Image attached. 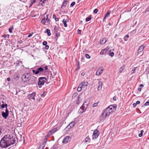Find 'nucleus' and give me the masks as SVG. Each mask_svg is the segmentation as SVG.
Listing matches in <instances>:
<instances>
[{
    "mask_svg": "<svg viewBox=\"0 0 149 149\" xmlns=\"http://www.w3.org/2000/svg\"><path fill=\"white\" fill-rule=\"evenodd\" d=\"M129 36L128 35H126L124 38L123 39L125 41H127L129 38Z\"/></svg>",
    "mask_w": 149,
    "mask_h": 149,
    "instance_id": "nucleus-26",
    "label": "nucleus"
},
{
    "mask_svg": "<svg viewBox=\"0 0 149 149\" xmlns=\"http://www.w3.org/2000/svg\"><path fill=\"white\" fill-rule=\"evenodd\" d=\"M143 132H144L143 130H141L140 131V133L139 134V137H141L142 136L143 134Z\"/></svg>",
    "mask_w": 149,
    "mask_h": 149,
    "instance_id": "nucleus-30",
    "label": "nucleus"
},
{
    "mask_svg": "<svg viewBox=\"0 0 149 149\" xmlns=\"http://www.w3.org/2000/svg\"><path fill=\"white\" fill-rule=\"evenodd\" d=\"M149 105V100H148L147 102H146V103L145 104V106H148Z\"/></svg>",
    "mask_w": 149,
    "mask_h": 149,
    "instance_id": "nucleus-38",
    "label": "nucleus"
},
{
    "mask_svg": "<svg viewBox=\"0 0 149 149\" xmlns=\"http://www.w3.org/2000/svg\"><path fill=\"white\" fill-rule=\"evenodd\" d=\"M69 20L68 19H67L65 20V19H63V22L64 25V26L65 27H66L67 26V25L66 24V22H68Z\"/></svg>",
    "mask_w": 149,
    "mask_h": 149,
    "instance_id": "nucleus-19",
    "label": "nucleus"
},
{
    "mask_svg": "<svg viewBox=\"0 0 149 149\" xmlns=\"http://www.w3.org/2000/svg\"><path fill=\"white\" fill-rule=\"evenodd\" d=\"M16 141L15 138L12 135H6L0 141V147L1 148H7L11 145L14 144Z\"/></svg>",
    "mask_w": 149,
    "mask_h": 149,
    "instance_id": "nucleus-1",
    "label": "nucleus"
},
{
    "mask_svg": "<svg viewBox=\"0 0 149 149\" xmlns=\"http://www.w3.org/2000/svg\"><path fill=\"white\" fill-rule=\"evenodd\" d=\"M19 0L22 2H26L27 0Z\"/></svg>",
    "mask_w": 149,
    "mask_h": 149,
    "instance_id": "nucleus-60",
    "label": "nucleus"
},
{
    "mask_svg": "<svg viewBox=\"0 0 149 149\" xmlns=\"http://www.w3.org/2000/svg\"><path fill=\"white\" fill-rule=\"evenodd\" d=\"M109 55L111 57H113L114 55V53L113 52H112L111 53H110L109 54Z\"/></svg>",
    "mask_w": 149,
    "mask_h": 149,
    "instance_id": "nucleus-37",
    "label": "nucleus"
},
{
    "mask_svg": "<svg viewBox=\"0 0 149 149\" xmlns=\"http://www.w3.org/2000/svg\"><path fill=\"white\" fill-rule=\"evenodd\" d=\"M78 33L79 34H80L81 33V31L80 30L78 29Z\"/></svg>",
    "mask_w": 149,
    "mask_h": 149,
    "instance_id": "nucleus-55",
    "label": "nucleus"
},
{
    "mask_svg": "<svg viewBox=\"0 0 149 149\" xmlns=\"http://www.w3.org/2000/svg\"><path fill=\"white\" fill-rule=\"evenodd\" d=\"M47 18L46 19H45V18L44 17L42 20L41 21V22L43 24H45V23L47 21V22L49 21L50 20L48 18V15H47Z\"/></svg>",
    "mask_w": 149,
    "mask_h": 149,
    "instance_id": "nucleus-10",
    "label": "nucleus"
},
{
    "mask_svg": "<svg viewBox=\"0 0 149 149\" xmlns=\"http://www.w3.org/2000/svg\"><path fill=\"white\" fill-rule=\"evenodd\" d=\"M2 115L3 117L5 119H6L8 115V114L7 113H5V112H2Z\"/></svg>",
    "mask_w": 149,
    "mask_h": 149,
    "instance_id": "nucleus-17",
    "label": "nucleus"
},
{
    "mask_svg": "<svg viewBox=\"0 0 149 149\" xmlns=\"http://www.w3.org/2000/svg\"><path fill=\"white\" fill-rule=\"evenodd\" d=\"M124 69V67H121L120 68V70H119V72H120V73H121L122 72V71Z\"/></svg>",
    "mask_w": 149,
    "mask_h": 149,
    "instance_id": "nucleus-33",
    "label": "nucleus"
},
{
    "mask_svg": "<svg viewBox=\"0 0 149 149\" xmlns=\"http://www.w3.org/2000/svg\"><path fill=\"white\" fill-rule=\"evenodd\" d=\"M79 86L81 88H84V86H83V85L82 84H81V83Z\"/></svg>",
    "mask_w": 149,
    "mask_h": 149,
    "instance_id": "nucleus-47",
    "label": "nucleus"
},
{
    "mask_svg": "<svg viewBox=\"0 0 149 149\" xmlns=\"http://www.w3.org/2000/svg\"><path fill=\"white\" fill-rule=\"evenodd\" d=\"M21 78L23 81L24 79H25L24 82H26L30 80V75L29 73L25 74L22 76Z\"/></svg>",
    "mask_w": 149,
    "mask_h": 149,
    "instance_id": "nucleus-4",
    "label": "nucleus"
},
{
    "mask_svg": "<svg viewBox=\"0 0 149 149\" xmlns=\"http://www.w3.org/2000/svg\"><path fill=\"white\" fill-rule=\"evenodd\" d=\"M32 72L33 73H34L35 74H38V71L37 70H33Z\"/></svg>",
    "mask_w": 149,
    "mask_h": 149,
    "instance_id": "nucleus-29",
    "label": "nucleus"
},
{
    "mask_svg": "<svg viewBox=\"0 0 149 149\" xmlns=\"http://www.w3.org/2000/svg\"><path fill=\"white\" fill-rule=\"evenodd\" d=\"M68 2V1H64L63 3H62V6H61V7H63L65 6H66L67 3Z\"/></svg>",
    "mask_w": 149,
    "mask_h": 149,
    "instance_id": "nucleus-25",
    "label": "nucleus"
},
{
    "mask_svg": "<svg viewBox=\"0 0 149 149\" xmlns=\"http://www.w3.org/2000/svg\"><path fill=\"white\" fill-rule=\"evenodd\" d=\"M44 147V144H43L40 146L38 149H43Z\"/></svg>",
    "mask_w": 149,
    "mask_h": 149,
    "instance_id": "nucleus-34",
    "label": "nucleus"
},
{
    "mask_svg": "<svg viewBox=\"0 0 149 149\" xmlns=\"http://www.w3.org/2000/svg\"><path fill=\"white\" fill-rule=\"evenodd\" d=\"M13 29V26L9 28L8 30H9L10 33H12V30Z\"/></svg>",
    "mask_w": 149,
    "mask_h": 149,
    "instance_id": "nucleus-32",
    "label": "nucleus"
},
{
    "mask_svg": "<svg viewBox=\"0 0 149 149\" xmlns=\"http://www.w3.org/2000/svg\"><path fill=\"white\" fill-rule=\"evenodd\" d=\"M46 79L44 77H40L39 78L38 84L39 86L43 85L45 82H46Z\"/></svg>",
    "mask_w": 149,
    "mask_h": 149,
    "instance_id": "nucleus-5",
    "label": "nucleus"
},
{
    "mask_svg": "<svg viewBox=\"0 0 149 149\" xmlns=\"http://www.w3.org/2000/svg\"><path fill=\"white\" fill-rule=\"evenodd\" d=\"M136 67L135 68H134V69H133L132 70V74H133L135 72V71L136 70Z\"/></svg>",
    "mask_w": 149,
    "mask_h": 149,
    "instance_id": "nucleus-42",
    "label": "nucleus"
},
{
    "mask_svg": "<svg viewBox=\"0 0 149 149\" xmlns=\"http://www.w3.org/2000/svg\"><path fill=\"white\" fill-rule=\"evenodd\" d=\"M55 20L56 21H58V18H56L55 19Z\"/></svg>",
    "mask_w": 149,
    "mask_h": 149,
    "instance_id": "nucleus-62",
    "label": "nucleus"
},
{
    "mask_svg": "<svg viewBox=\"0 0 149 149\" xmlns=\"http://www.w3.org/2000/svg\"><path fill=\"white\" fill-rule=\"evenodd\" d=\"M91 15H89L88 16V17H87L86 18V21L87 22L89 21L91 19Z\"/></svg>",
    "mask_w": 149,
    "mask_h": 149,
    "instance_id": "nucleus-28",
    "label": "nucleus"
},
{
    "mask_svg": "<svg viewBox=\"0 0 149 149\" xmlns=\"http://www.w3.org/2000/svg\"><path fill=\"white\" fill-rule=\"evenodd\" d=\"M78 99L76 103L77 104H79L80 103V101L79 100V96L78 97Z\"/></svg>",
    "mask_w": 149,
    "mask_h": 149,
    "instance_id": "nucleus-40",
    "label": "nucleus"
},
{
    "mask_svg": "<svg viewBox=\"0 0 149 149\" xmlns=\"http://www.w3.org/2000/svg\"><path fill=\"white\" fill-rule=\"evenodd\" d=\"M97 103H94L93 105V107H95L97 106Z\"/></svg>",
    "mask_w": 149,
    "mask_h": 149,
    "instance_id": "nucleus-43",
    "label": "nucleus"
},
{
    "mask_svg": "<svg viewBox=\"0 0 149 149\" xmlns=\"http://www.w3.org/2000/svg\"><path fill=\"white\" fill-rule=\"evenodd\" d=\"M77 96V94L76 93H74L72 96V97L73 98H74L76 96Z\"/></svg>",
    "mask_w": 149,
    "mask_h": 149,
    "instance_id": "nucleus-48",
    "label": "nucleus"
},
{
    "mask_svg": "<svg viewBox=\"0 0 149 149\" xmlns=\"http://www.w3.org/2000/svg\"><path fill=\"white\" fill-rule=\"evenodd\" d=\"M75 123L74 122H71L67 127L66 128V129L68 128V129H71L72 127H73L74 126Z\"/></svg>",
    "mask_w": 149,
    "mask_h": 149,
    "instance_id": "nucleus-9",
    "label": "nucleus"
},
{
    "mask_svg": "<svg viewBox=\"0 0 149 149\" xmlns=\"http://www.w3.org/2000/svg\"><path fill=\"white\" fill-rule=\"evenodd\" d=\"M33 35V33H29V35L28 36V37H31Z\"/></svg>",
    "mask_w": 149,
    "mask_h": 149,
    "instance_id": "nucleus-52",
    "label": "nucleus"
},
{
    "mask_svg": "<svg viewBox=\"0 0 149 149\" xmlns=\"http://www.w3.org/2000/svg\"><path fill=\"white\" fill-rule=\"evenodd\" d=\"M75 4V2H72L71 4H70V6H73Z\"/></svg>",
    "mask_w": 149,
    "mask_h": 149,
    "instance_id": "nucleus-44",
    "label": "nucleus"
},
{
    "mask_svg": "<svg viewBox=\"0 0 149 149\" xmlns=\"http://www.w3.org/2000/svg\"><path fill=\"white\" fill-rule=\"evenodd\" d=\"M99 133L98 130L97 129L95 130L93 132V139L96 138L97 137Z\"/></svg>",
    "mask_w": 149,
    "mask_h": 149,
    "instance_id": "nucleus-8",
    "label": "nucleus"
},
{
    "mask_svg": "<svg viewBox=\"0 0 149 149\" xmlns=\"http://www.w3.org/2000/svg\"><path fill=\"white\" fill-rule=\"evenodd\" d=\"M116 106L115 105H111L107 107L106 109L108 110V111L110 114L113 112L116 111Z\"/></svg>",
    "mask_w": 149,
    "mask_h": 149,
    "instance_id": "nucleus-2",
    "label": "nucleus"
},
{
    "mask_svg": "<svg viewBox=\"0 0 149 149\" xmlns=\"http://www.w3.org/2000/svg\"><path fill=\"white\" fill-rule=\"evenodd\" d=\"M103 71V69H99L96 71V75L97 76H99L100 74H101L102 73Z\"/></svg>",
    "mask_w": 149,
    "mask_h": 149,
    "instance_id": "nucleus-12",
    "label": "nucleus"
},
{
    "mask_svg": "<svg viewBox=\"0 0 149 149\" xmlns=\"http://www.w3.org/2000/svg\"><path fill=\"white\" fill-rule=\"evenodd\" d=\"M111 12V11L109 10H108L107 11V13L105 15L104 17V20L107 17H109V15Z\"/></svg>",
    "mask_w": 149,
    "mask_h": 149,
    "instance_id": "nucleus-18",
    "label": "nucleus"
},
{
    "mask_svg": "<svg viewBox=\"0 0 149 149\" xmlns=\"http://www.w3.org/2000/svg\"><path fill=\"white\" fill-rule=\"evenodd\" d=\"M55 35H56V37L58 38V35H59L58 34V33H57V32H55Z\"/></svg>",
    "mask_w": 149,
    "mask_h": 149,
    "instance_id": "nucleus-53",
    "label": "nucleus"
},
{
    "mask_svg": "<svg viewBox=\"0 0 149 149\" xmlns=\"http://www.w3.org/2000/svg\"><path fill=\"white\" fill-rule=\"evenodd\" d=\"M46 33H47L48 35L49 36H51V33L50 32V30L49 29H47L46 30Z\"/></svg>",
    "mask_w": 149,
    "mask_h": 149,
    "instance_id": "nucleus-24",
    "label": "nucleus"
},
{
    "mask_svg": "<svg viewBox=\"0 0 149 149\" xmlns=\"http://www.w3.org/2000/svg\"><path fill=\"white\" fill-rule=\"evenodd\" d=\"M54 33L56 32H57V31H58L59 30V28H58V26H55L54 27Z\"/></svg>",
    "mask_w": 149,
    "mask_h": 149,
    "instance_id": "nucleus-22",
    "label": "nucleus"
},
{
    "mask_svg": "<svg viewBox=\"0 0 149 149\" xmlns=\"http://www.w3.org/2000/svg\"><path fill=\"white\" fill-rule=\"evenodd\" d=\"M81 90V88L79 86H78V87L77 88V90L78 91H80Z\"/></svg>",
    "mask_w": 149,
    "mask_h": 149,
    "instance_id": "nucleus-39",
    "label": "nucleus"
},
{
    "mask_svg": "<svg viewBox=\"0 0 149 149\" xmlns=\"http://www.w3.org/2000/svg\"><path fill=\"white\" fill-rule=\"evenodd\" d=\"M98 90L100 91L102 88V82L101 81H99L98 83Z\"/></svg>",
    "mask_w": 149,
    "mask_h": 149,
    "instance_id": "nucleus-16",
    "label": "nucleus"
},
{
    "mask_svg": "<svg viewBox=\"0 0 149 149\" xmlns=\"http://www.w3.org/2000/svg\"><path fill=\"white\" fill-rule=\"evenodd\" d=\"M113 99L114 101H116V97H114L113 98Z\"/></svg>",
    "mask_w": 149,
    "mask_h": 149,
    "instance_id": "nucleus-57",
    "label": "nucleus"
},
{
    "mask_svg": "<svg viewBox=\"0 0 149 149\" xmlns=\"http://www.w3.org/2000/svg\"><path fill=\"white\" fill-rule=\"evenodd\" d=\"M19 77L20 76L19 74H16L14 76V79L16 80H17L19 79Z\"/></svg>",
    "mask_w": 149,
    "mask_h": 149,
    "instance_id": "nucleus-21",
    "label": "nucleus"
},
{
    "mask_svg": "<svg viewBox=\"0 0 149 149\" xmlns=\"http://www.w3.org/2000/svg\"><path fill=\"white\" fill-rule=\"evenodd\" d=\"M144 49V47L143 45L139 47L138 52V53L139 54Z\"/></svg>",
    "mask_w": 149,
    "mask_h": 149,
    "instance_id": "nucleus-15",
    "label": "nucleus"
},
{
    "mask_svg": "<svg viewBox=\"0 0 149 149\" xmlns=\"http://www.w3.org/2000/svg\"><path fill=\"white\" fill-rule=\"evenodd\" d=\"M35 2H36V1L35 0H32L31 1V3H32V5L34 3H35Z\"/></svg>",
    "mask_w": 149,
    "mask_h": 149,
    "instance_id": "nucleus-50",
    "label": "nucleus"
},
{
    "mask_svg": "<svg viewBox=\"0 0 149 149\" xmlns=\"http://www.w3.org/2000/svg\"><path fill=\"white\" fill-rule=\"evenodd\" d=\"M138 90L139 91H141V88H138Z\"/></svg>",
    "mask_w": 149,
    "mask_h": 149,
    "instance_id": "nucleus-58",
    "label": "nucleus"
},
{
    "mask_svg": "<svg viewBox=\"0 0 149 149\" xmlns=\"http://www.w3.org/2000/svg\"><path fill=\"white\" fill-rule=\"evenodd\" d=\"M9 35H4L3 36V37L4 38H6L8 37V38L9 37Z\"/></svg>",
    "mask_w": 149,
    "mask_h": 149,
    "instance_id": "nucleus-45",
    "label": "nucleus"
},
{
    "mask_svg": "<svg viewBox=\"0 0 149 149\" xmlns=\"http://www.w3.org/2000/svg\"><path fill=\"white\" fill-rule=\"evenodd\" d=\"M136 104L135 103H134L133 104V106L134 107H135V106H136Z\"/></svg>",
    "mask_w": 149,
    "mask_h": 149,
    "instance_id": "nucleus-61",
    "label": "nucleus"
},
{
    "mask_svg": "<svg viewBox=\"0 0 149 149\" xmlns=\"http://www.w3.org/2000/svg\"><path fill=\"white\" fill-rule=\"evenodd\" d=\"M90 140V139L88 137H86L85 139V141L86 142L89 141Z\"/></svg>",
    "mask_w": 149,
    "mask_h": 149,
    "instance_id": "nucleus-35",
    "label": "nucleus"
},
{
    "mask_svg": "<svg viewBox=\"0 0 149 149\" xmlns=\"http://www.w3.org/2000/svg\"><path fill=\"white\" fill-rule=\"evenodd\" d=\"M19 42L20 43V44H21L22 43V40H19Z\"/></svg>",
    "mask_w": 149,
    "mask_h": 149,
    "instance_id": "nucleus-64",
    "label": "nucleus"
},
{
    "mask_svg": "<svg viewBox=\"0 0 149 149\" xmlns=\"http://www.w3.org/2000/svg\"><path fill=\"white\" fill-rule=\"evenodd\" d=\"M85 57L86 58L89 59L90 58V56L88 54H86L85 55Z\"/></svg>",
    "mask_w": 149,
    "mask_h": 149,
    "instance_id": "nucleus-36",
    "label": "nucleus"
},
{
    "mask_svg": "<svg viewBox=\"0 0 149 149\" xmlns=\"http://www.w3.org/2000/svg\"><path fill=\"white\" fill-rule=\"evenodd\" d=\"M106 40H105V39L104 38H102L100 40V43L102 44H104L106 42Z\"/></svg>",
    "mask_w": 149,
    "mask_h": 149,
    "instance_id": "nucleus-20",
    "label": "nucleus"
},
{
    "mask_svg": "<svg viewBox=\"0 0 149 149\" xmlns=\"http://www.w3.org/2000/svg\"><path fill=\"white\" fill-rule=\"evenodd\" d=\"M44 69L42 67H40L38 68L37 70L38 71V73L40 72H42L43 70Z\"/></svg>",
    "mask_w": 149,
    "mask_h": 149,
    "instance_id": "nucleus-23",
    "label": "nucleus"
},
{
    "mask_svg": "<svg viewBox=\"0 0 149 149\" xmlns=\"http://www.w3.org/2000/svg\"><path fill=\"white\" fill-rule=\"evenodd\" d=\"M83 86H84V87H85V86H87L88 85V83L87 82H82L81 83Z\"/></svg>",
    "mask_w": 149,
    "mask_h": 149,
    "instance_id": "nucleus-27",
    "label": "nucleus"
},
{
    "mask_svg": "<svg viewBox=\"0 0 149 149\" xmlns=\"http://www.w3.org/2000/svg\"><path fill=\"white\" fill-rule=\"evenodd\" d=\"M70 137L69 136H67L65 137L64 139L63 140L62 142L63 143H67L70 138Z\"/></svg>",
    "mask_w": 149,
    "mask_h": 149,
    "instance_id": "nucleus-14",
    "label": "nucleus"
},
{
    "mask_svg": "<svg viewBox=\"0 0 149 149\" xmlns=\"http://www.w3.org/2000/svg\"><path fill=\"white\" fill-rule=\"evenodd\" d=\"M98 10L97 9H95L93 10V12L95 13H97L98 12Z\"/></svg>",
    "mask_w": 149,
    "mask_h": 149,
    "instance_id": "nucleus-41",
    "label": "nucleus"
},
{
    "mask_svg": "<svg viewBox=\"0 0 149 149\" xmlns=\"http://www.w3.org/2000/svg\"><path fill=\"white\" fill-rule=\"evenodd\" d=\"M56 16L55 15H53V18H54V19H55L56 18Z\"/></svg>",
    "mask_w": 149,
    "mask_h": 149,
    "instance_id": "nucleus-59",
    "label": "nucleus"
},
{
    "mask_svg": "<svg viewBox=\"0 0 149 149\" xmlns=\"http://www.w3.org/2000/svg\"><path fill=\"white\" fill-rule=\"evenodd\" d=\"M49 47L48 45H45V48L46 49H49Z\"/></svg>",
    "mask_w": 149,
    "mask_h": 149,
    "instance_id": "nucleus-49",
    "label": "nucleus"
},
{
    "mask_svg": "<svg viewBox=\"0 0 149 149\" xmlns=\"http://www.w3.org/2000/svg\"><path fill=\"white\" fill-rule=\"evenodd\" d=\"M57 131V128H54L53 129H52L47 134L46 136L45 139H47V138L48 137V136L51 135V134L55 133Z\"/></svg>",
    "mask_w": 149,
    "mask_h": 149,
    "instance_id": "nucleus-7",
    "label": "nucleus"
},
{
    "mask_svg": "<svg viewBox=\"0 0 149 149\" xmlns=\"http://www.w3.org/2000/svg\"><path fill=\"white\" fill-rule=\"evenodd\" d=\"M45 68L46 70L48 69V67L47 66H46L45 67Z\"/></svg>",
    "mask_w": 149,
    "mask_h": 149,
    "instance_id": "nucleus-63",
    "label": "nucleus"
},
{
    "mask_svg": "<svg viewBox=\"0 0 149 149\" xmlns=\"http://www.w3.org/2000/svg\"><path fill=\"white\" fill-rule=\"evenodd\" d=\"M109 49V48L108 47H106L105 49H102L101 50V51L100 54L101 55H103L104 54H106L108 50V49Z\"/></svg>",
    "mask_w": 149,
    "mask_h": 149,
    "instance_id": "nucleus-11",
    "label": "nucleus"
},
{
    "mask_svg": "<svg viewBox=\"0 0 149 149\" xmlns=\"http://www.w3.org/2000/svg\"><path fill=\"white\" fill-rule=\"evenodd\" d=\"M36 95L35 92H33L32 93L29 95V99H35L34 96Z\"/></svg>",
    "mask_w": 149,
    "mask_h": 149,
    "instance_id": "nucleus-13",
    "label": "nucleus"
},
{
    "mask_svg": "<svg viewBox=\"0 0 149 149\" xmlns=\"http://www.w3.org/2000/svg\"><path fill=\"white\" fill-rule=\"evenodd\" d=\"M136 104H139L140 103V102L139 101H137L136 102Z\"/></svg>",
    "mask_w": 149,
    "mask_h": 149,
    "instance_id": "nucleus-54",
    "label": "nucleus"
},
{
    "mask_svg": "<svg viewBox=\"0 0 149 149\" xmlns=\"http://www.w3.org/2000/svg\"><path fill=\"white\" fill-rule=\"evenodd\" d=\"M5 113H7L8 114H9V112L8 111V110L7 109V108H6V110H5Z\"/></svg>",
    "mask_w": 149,
    "mask_h": 149,
    "instance_id": "nucleus-51",
    "label": "nucleus"
},
{
    "mask_svg": "<svg viewBox=\"0 0 149 149\" xmlns=\"http://www.w3.org/2000/svg\"><path fill=\"white\" fill-rule=\"evenodd\" d=\"M88 105V103L86 102H85L80 108L79 111V112L81 113L85 111L86 109L87 108Z\"/></svg>",
    "mask_w": 149,
    "mask_h": 149,
    "instance_id": "nucleus-3",
    "label": "nucleus"
},
{
    "mask_svg": "<svg viewBox=\"0 0 149 149\" xmlns=\"http://www.w3.org/2000/svg\"><path fill=\"white\" fill-rule=\"evenodd\" d=\"M7 80L8 81H10V77H8L7 78Z\"/></svg>",
    "mask_w": 149,
    "mask_h": 149,
    "instance_id": "nucleus-56",
    "label": "nucleus"
},
{
    "mask_svg": "<svg viewBox=\"0 0 149 149\" xmlns=\"http://www.w3.org/2000/svg\"><path fill=\"white\" fill-rule=\"evenodd\" d=\"M7 106V104H3L2 105H1V107L2 108H4L5 107L6 108Z\"/></svg>",
    "mask_w": 149,
    "mask_h": 149,
    "instance_id": "nucleus-31",
    "label": "nucleus"
},
{
    "mask_svg": "<svg viewBox=\"0 0 149 149\" xmlns=\"http://www.w3.org/2000/svg\"><path fill=\"white\" fill-rule=\"evenodd\" d=\"M47 42L46 41H44L42 43V44L44 45H47Z\"/></svg>",
    "mask_w": 149,
    "mask_h": 149,
    "instance_id": "nucleus-46",
    "label": "nucleus"
},
{
    "mask_svg": "<svg viewBox=\"0 0 149 149\" xmlns=\"http://www.w3.org/2000/svg\"><path fill=\"white\" fill-rule=\"evenodd\" d=\"M110 114L109 113V112L108 111V110H107L106 109H105L103 110L102 116L103 118H105L109 117Z\"/></svg>",
    "mask_w": 149,
    "mask_h": 149,
    "instance_id": "nucleus-6",
    "label": "nucleus"
}]
</instances>
